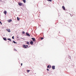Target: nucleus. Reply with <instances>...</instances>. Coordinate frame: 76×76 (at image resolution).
<instances>
[{
  "label": "nucleus",
  "instance_id": "obj_16",
  "mask_svg": "<svg viewBox=\"0 0 76 76\" xmlns=\"http://www.w3.org/2000/svg\"><path fill=\"white\" fill-rule=\"evenodd\" d=\"M13 42L14 44H16V42H15V41H13Z\"/></svg>",
  "mask_w": 76,
  "mask_h": 76
},
{
  "label": "nucleus",
  "instance_id": "obj_25",
  "mask_svg": "<svg viewBox=\"0 0 76 76\" xmlns=\"http://www.w3.org/2000/svg\"><path fill=\"white\" fill-rule=\"evenodd\" d=\"M43 38H41V39L42 40L43 39Z\"/></svg>",
  "mask_w": 76,
  "mask_h": 76
},
{
  "label": "nucleus",
  "instance_id": "obj_12",
  "mask_svg": "<svg viewBox=\"0 0 76 76\" xmlns=\"http://www.w3.org/2000/svg\"><path fill=\"white\" fill-rule=\"evenodd\" d=\"M8 40H9L10 42H12V40H11V39H7Z\"/></svg>",
  "mask_w": 76,
  "mask_h": 76
},
{
  "label": "nucleus",
  "instance_id": "obj_10",
  "mask_svg": "<svg viewBox=\"0 0 76 76\" xmlns=\"http://www.w3.org/2000/svg\"><path fill=\"white\" fill-rule=\"evenodd\" d=\"M34 43V42H33V41H31L30 42V44L31 45H32V44H33V43Z\"/></svg>",
  "mask_w": 76,
  "mask_h": 76
},
{
  "label": "nucleus",
  "instance_id": "obj_7",
  "mask_svg": "<svg viewBox=\"0 0 76 76\" xmlns=\"http://www.w3.org/2000/svg\"><path fill=\"white\" fill-rule=\"evenodd\" d=\"M31 39H32L33 41H34V42H35V39L34 38H32Z\"/></svg>",
  "mask_w": 76,
  "mask_h": 76
},
{
  "label": "nucleus",
  "instance_id": "obj_24",
  "mask_svg": "<svg viewBox=\"0 0 76 76\" xmlns=\"http://www.w3.org/2000/svg\"><path fill=\"white\" fill-rule=\"evenodd\" d=\"M47 70L48 71H49V69H47Z\"/></svg>",
  "mask_w": 76,
  "mask_h": 76
},
{
  "label": "nucleus",
  "instance_id": "obj_8",
  "mask_svg": "<svg viewBox=\"0 0 76 76\" xmlns=\"http://www.w3.org/2000/svg\"><path fill=\"white\" fill-rule=\"evenodd\" d=\"M12 19L9 20H7L8 22H12Z\"/></svg>",
  "mask_w": 76,
  "mask_h": 76
},
{
  "label": "nucleus",
  "instance_id": "obj_15",
  "mask_svg": "<svg viewBox=\"0 0 76 76\" xmlns=\"http://www.w3.org/2000/svg\"><path fill=\"white\" fill-rule=\"evenodd\" d=\"M20 19V18H18V17H17V20H19Z\"/></svg>",
  "mask_w": 76,
  "mask_h": 76
},
{
  "label": "nucleus",
  "instance_id": "obj_20",
  "mask_svg": "<svg viewBox=\"0 0 76 76\" xmlns=\"http://www.w3.org/2000/svg\"><path fill=\"white\" fill-rule=\"evenodd\" d=\"M22 34H25V32L23 31Z\"/></svg>",
  "mask_w": 76,
  "mask_h": 76
},
{
  "label": "nucleus",
  "instance_id": "obj_9",
  "mask_svg": "<svg viewBox=\"0 0 76 76\" xmlns=\"http://www.w3.org/2000/svg\"><path fill=\"white\" fill-rule=\"evenodd\" d=\"M4 13L5 15H6V14H7V11H4Z\"/></svg>",
  "mask_w": 76,
  "mask_h": 76
},
{
  "label": "nucleus",
  "instance_id": "obj_26",
  "mask_svg": "<svg viewBox=\"0 0 76 76\" xmlns=\"http://www.w3.org/2000/svg\"><path fill=\"white\" fill-rule=\"evenodd\" d=\"M14 50L15 51H17V50H16V49H14Z\"/></svg>",
  "mask_w": 76,
  "mask_h": 76
},
{
  "label": "nucleus",
  "instance_id": "obj_6",
  "mask_svg": "<svg viewBox=\"0 0 76 76\" xmlns=\"http://www.w3.org/2000/svg\"><path fill=\"white\" fill-rule=\"evenodd\" d=\"M6 31H8L9 32H10V29H6Z\"/></svg>",
  "mask_w": 76,
  "mask_h": 76
},
{
  "label": "nucleus",
  "instance_id": "obj_13",
  "mask_svg": "<svg viewBox=\"0 0 76 76\" xmlns=\"http://www.w3.org/2000/svg\"><path fill=\"white\" fill-rule=\"evenodd\" d=\"M28 45H29V42H27L26 43Z\"/></svg>",
  "mask_w": 76,
  "mask_h": 76
},
{
  "label": "nucleus",
  "instance_id": "obj_3",
  "mask_svg": "<svg viewBox=\"0 0 76 76\" xmlns=\"http://www.w3.org/2000/svg\"><path fill=\"white\" fill-rule=\"evenodd\" d=\"M23 48H27V47L26 46V45H24L23 46Z\"/></svg>",
  "mask_w": 76,
  "mask_h": 76
},
{
  "label": "nucleus",
  "instance_id": "obj_11",
  "mask_svg": "<svg viewBox=\"0 0 76 76\" xmlns=\"http://www.w3.org/2000/svg\"><path fill=\"white\" fill-rule=\"evenodd\" d=\"M3 38L4 40L5 41H6L7 40V39H6V38L5 37H4Z\"/></svg>",
  "mask_w": 76,
  "mask_h": 76
},
{
  "label": "nucleus",
  "instance_id": "obj_17",
  "mask_svg": "<svg viewBox=\"0 0 76 76\" xmlns=\"http://www.w3.org/2000/svg\"><path fill=\"white\" fill-rule=\"evenodd\" d=\"M27 73H28L29 72H30V70H27Z\"/></svg>",
  "mask_w": 76,
  "mask_h": 76
},
{
  "label": "nucleus",
  "instance_id": "obj_21",
  "mask_svg": "<svg viewBox=\"0 0 76 76\" xmlns=\"http://www.w3.org/2000/svg\"><path fill=\"white\" fill-rule=\"evenodd\" d=\"M12 39H14V36H13L12 37Z\"/></svg>",
  "mask_w": 76,
  "mask_h": 76
},
{
  "label": "nucleus",
  "instance_id": "obj_23",
  "mask_svg": "<svg viewBox=\"0 0 76 76\" xmlns=\"http://www.w3.org/2000/svg\"><path fill=\"white\" fill-rule=\"evenodd\" d=\"M51 66L50 65L49 69H50V68H51Z\"/></svg>",
  "mask_w": 76,
  "mask_h": 76
},
{
  "label": "nucleus",
  "instance_id": "obj_22",
  "mask_svg": "<svg viewBox=\"0 0 76 76\" xmlns=\"http://www.w3.org/2000/svg\"><path fill=\"white\" fill-rule=\"evenodd\" d=\"M0 23H1V25H2V23H1V22L0 21Z\"/></svg>",
  "mask_w": 76,
  "mask_h": 76
},
{
  "label": "nucleus",
  "instance_id": "obj_29",
  "mask_svg": "<svg viewBox=\"0 0 76 76\" xmlns=\"http://www.w3.org/2000/svg\"><path fill=\"white\" fill-rule=\"evenodd\" d=\"M21 66H22V63H21Z\"/></svg>",
  "mask_w": 76,
  "mask_h": 76
},
{
  "label": "nucleus",
  "instance_id": "obj_14",
  "mask_svg": "<svg viewBox=\"0 0 76 76\" xmlns=\"http://www.w3.org/2000/svg\"><path fill=\"white\" fill-rule=\"evenodd\" d=\"M24 3H26V0H22Z\"/></svg>",
  "mask_w": 76,
  "mask_h": 76
},
{
  "label": "nucleus",
  "instance_id": "obj_19",
  "mask_svg": "<svg viewBox=\"0 0 76 76\" xmlns=\"http://www.w3.org/2000/svg\"><path fill=\"white\" fill-rule=\"evenodd\" d=\"M50 68V65H48L47 66V68Z\"/></svg>",
  "mask_w": 76,
  "mask_h": 76
},
{
  "label": "nucleus",
  "instance_id": "obj_4",
  "mask_svg": "<svg viewBox=\"0 0 76 76\" xmlns=\"http://www.w3.org/2000/svg\"><path fill=\"white\" fill-rule=\"evenodd\" d=\"M52 68L53 70H54L55 69V66H52Z\"/></svg>",
  "mask_w": 76,
  "mask_h": 76
},
{
  "label": "nucleus",
  "instance_id": "obj_27",
  "mask_svg": "<svg viewBox=\"0 0 76 76\" xmlns=\"http://www.w3.org/2000/svg\"><path fill=\"white\" fill-rule=\"evenodd\" d=\"M70 15H71V17H72V16H73V15H72H72H71V14Z\"/></svg>",
  "mask_w": 76,
  "mask_h": 76
},
{
  "label": "nucleus",
  "instance_id": "obj_1",
  "mask_svg": "<svg viewBox=\"0 0 76 76\" xmlns=\"http://www.w3.org/2000/svg\"><path fill=\"white\" fill-rule=\"evenodd\" d=\"M18 5L20 6H21L22 5V3H18Z\"/></svg>",
  "mask_w": 76,
  "mask_h": 76
},
{
  "label": "nucleus",
  "instance_id": "obj_18",
  "mask_svg": "<svg viewBox=\"0 0 76 76\" xmlns=\"http://www.w3.org/2000/svg\"><path fill=\"white\" fill-rule=\"evenodd\" d=\"M47 1H51L52 0H47Z\"/></svg>",
  "mask_w": 76,
  "mask_h": 76
},
{
  "label": "nucleus",
  "instance_id": "obj_2",
  "mask_svg": "<svg viewBox=\"0 0 76 76\" xmlns=\"http://www.w3.org/2000/svg\"><path fill=\"white\" fill-rule=\"evenodd\" d=\"M26 34L27 35V36H28V37H30V35L28 33H26Z\"/></svg>",
  "mask_w": 76,
  "mask_h": 76
},
{
  "label": "nucleus",
  "instance_id": "obj_28",
  "mask_svg": "<svg viewBox=\"0 0 76 76\" xmlns=\"http://www.w3.org/2000/svg\"><path fill=\"white\" fill-rule=\"evenodd\" d=\"M26 47H28V45H26Z\"/></svg>",
  "mask_w": 76,
  "mask_h": 76
},
{
  "label": "nucleus",
  "instance_id": "obj_5",
  "mask_svg": "<svg viewBox=\"0 0 76 76\" xmlns=\"http://www.w3.org/2000/svg\"><path fill=\"white\" fill-rule=\"evenodd\" d=\"M62 9H63L64 10H66V9H65V7H64V6H63L62 7Z\"/></svg>",
  "mask_w": 76,
  "mask_h": 76
}]
</instances>
